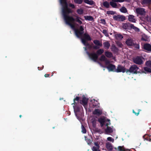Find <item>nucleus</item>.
<instances>
[{
    "mask_svg": "<svg viewBox=\"0 0 151 151\" xmlns=\"http://www.w3.org/2000/svg\"><path fill=\"white\" fill-rule=\"evenodd\" d=\"M130 27L132 29H134L135 31L139 32V29L136 27H135L133 24H131L130 25Z\"/></svg>",
    "mask_w": 151,
    "mask_h": 151,
    "instance_id": "nucleus-26",
    "label": "nucleus"
},
{
    "mask_svg": "<svg viewBox=\"0 0 151 151\" xmlns=\"http://www.w3.org/2000/svg\"><path fill=\"white\" fill-rule=\"evenodd\" d=\"M84 18L87 20L93 21V18L91 16H85Z\"/></svg>",
    "mask_w": 151,
    "mask_h": 151,
    "instance_id": "nucleus-21",
    "label": "nucleus"
},
{
    "mask_svg": "<svg viewBox=\"0 0 151 151\" xmlns=\"http://www.w3.org/2000/svg\"><path fill=\"white\" fill-rule=\"evenodd\" d=\"M94 145L96 146H94L93 147V151H100L99 149V146L98 144L97 143L95 142L94 143Z\"/></svg>",
    "mask_w": 151,
    "mask_h": 151,
    "instance_id": "nucleus-16",
    "label": "nucleus"
},
{
    "mask_svg": "<svg viewBox=\"0 0 151 151\" xmlns=\"http://www.w3.org/2000/svg\"><path fill=\"white\" fill-rule=\"evenodd\" d=\"M75 3L78 4H81L83 0H74Z\"/></svg>",
    "mask_w": 151,
    "mask_h": 151,
    "instance_id": "nucleus-36",
    "label": "nucleus"
},
{
    "mask_svg": "<svg viewBox=\"0 0 151 151\" xmlns=\"http://www.w3.org/2000/svg\"><path fill=\"white\" fill-rule=\"evenodd\" d=\"M102 109H95L93 111V114L97 116H99L102 114Z\"/></svg>",
    "mask_w": 151,
    "mask_h": 151,
    "instance_id": "nucleus-10",
    "label": "nucleus"
},
{
    "mask_svg": "<svg viewBox=\"0 0 151 151\" xmlns=\"http://www.w3.org/2000/svg\"><path fill=\"white\" fill-rule=\"evenodd\" d=\"M91 122L93 124V126L95 127L96 125V121L95 119H92L91 120Z\"/></svg>",
    "mask_w": 151,
    "mask_h": 151,
    "instance_id": "nucleus-37",
    "label": "nucleus"
},
{
    "mask_svg": "<svg viewBox=\"0 0 151 151\" xmlns=\"http://www.w3.org/2000/svg\"><path fill=\"white\" fill-rule=\"evenodd\" d=\"M60 3L62 6V14L66 24L70 26L74 31L76 36L79 38L81 37L83 33V29L82 26H81L79 29H76V25L75 22L76 21L79 24H82L81 18L76 17L75 19L73 17L69 16L70 13L72 12L71 9L68 7L66 0H60Z\"/></svg>",
    "mask_w": 151,
    "mask_h": 151,
    "instance_id": "nucleus-1",
    "label": "nucleus"
},
{
    "mask_svg": "<svg viewBox=\"0 0 151 151\" xmlns=\"http://www.w3.org/2000/svg\"><path fill=\"white\" fill-rule=\"evenodd\" d=\"M134 62L138 64H141L143 63L142 58L140 57H137L134 60Z\"/></svg>",
    "mask_w": 151,
    "mask_h": 151,
    "instance_id": "nucleus-8",
    "label": "nucleus"
},
{
    "mask_svg": "<svg viewBox=\"0 0 151 151\" xmlns=\"http://www.w3.org/2000/svg\"><path fill=\"white\" fill-rule=\"evenodd\" d=\"M145 70L147 72H151V69L149 68L148 67H145L144 68Z\"/></svg>",
    "mask_w": 151,
    "mask_h": 151,
    "instance_id": "nucleus-35",
    "label": "nucleus"
},
{
    "mask_svg": "<svg viewBox=\"0 0 151 151\" xmlns=\"http://www.w3.org/2000/svg\"><path fill=\"white\" fill-rule=\"evenodd\" d=\"M111 49L112 50H113L116 49V47L114 45H113L111 46Z\"/></svg>",
    "mask_w": 151,
    "mask_h": 151,
    "instance_id": "nucleus-45",
    "label": "nucleus"
},
{
    "mask_svg": "<svg viewBox=\"0 0 151 151\" xmlns=\"http://www.w3.org/2000/svg\"><path fill=\"white\" fill-rule=\"evenodd\" d=\"M126 43L129 46H132L134 44L133 40L131 38H129L127 39Z\"/></svg>",
    "mask_w": 151,
    "mask_h": 151,
    "instance_id": "nucleus-11",
    "label": "nucleus"
},
{
    "mask_svg": "<svg viewBox=\"0 0 151 151\" xmlns=\"http://www.w3.org/2000/svg\"><path fill=\"white\" fill-rule=\"evenodd\" d=\"M120 11L123 13H126L127 12V9L124 7H123L120 9Z\"/></svg>",
    "mask_w": 151,
    "mask_h": 151,
    "instance_id": "nucleus-32",
    "label": "nucleus"
},
{
    "mask_svg": "<svg viewBox=\"0 0 151 151\" xmlns=\"http://www.w3.org/2000/svg\"><path fill=\"white\" fill-rule=\"evenodd\" d=\"M101 61H104L105 62L106 65L109 63V61L106 58L104 55H102L99 59Z\"/></svg>",
    "mask_w": 151,
    "mask_h": 151,
    "instance_id": "nucleus-13",
    "label": "nucleus"
},
{
    "mask_svg": "<svg viewBox=\"0 0 151 151\" xmlns=\"http://www.w3.org/2000/svg\"><path fill=\"white\" fill-rule=\"evenodd\" d=\"M75 114H76V113H75Z\"/></svg>",
    "mask_w": 151,
    "mask_h": 151,
    "instance_id": "nucleus-57",
    "label": "nucleus"
},
{
    "mask_svg": "<svg viewBox=\"0 0 151 151\" xmlns=\"http://www.w3.org/2000/svg\"><path fill=\"white\" fill-rule=\"evenodd\" d=\"M85 139L88 144L89 145L91 143V141L90 139H87L86 137H85Z\"/></svg>",
    "mask_w": 151,
    "mask_h": 151,
    "instance_id": "nucleus-40",
    "label": "nucleus"
},
{
    "mask_svg": "<svg viewBox=\"0 0 151 151\" xmlns=\"http://www.w3.org/2000/svg\"><path fill=\"white\" fill-rule=\"evenodd\" d=\"M103 6L106 8H108L110 7L109 3L107 1H104L103 3Z\"/></svg>",
    "mask_w": 151,
    "mask_h": 151,
    "instance_id": "nucleus-29",
    "label": "nucleus"
},
{
    "mask_svg": "<svg viewBox=\"0 0 151 151\" xmlns=\"http://www.w3.org/2000/svg\"><path fill=\"white\" fill-rule=\"evenodd\" d=\"M103 32L105 35L106 36H108V33L106 30H103Z\"/></svg>",
    "mask_w": 151,
    "mask_h": 151,
    "instance_id": "nucleus-41",
    "label": "nucleus"
},
{
    "mask_svg": "<svg viewBox=\"0 0 151 151\" xmlns=\"http://www.w3.org/2000/svg\"><path fill=\"white\" fill-rule=\"evenodd\" d=\"M117 44L120 47H122L123 45L120 42H117Z\"/></svg>",
    "mask_w": 151,
    "mask_h": 151,
    "instance_id": "nucleus-43",
    "label": "nucleus"
},
{
    "mask_svg": "<svg viewBox=\"0 0 151 151\" xmlns=\"http://www.w3.org/2000/svg\"><path fill=\"white\" fill-rule=\"evenodd\" d=\"M106 148L109 150H111L112 149V147L111 145L109 143H107L106 145Z\"/></svg>",
    "mask_w": 151,
    "mask_h": 151,
    "instance_id": "nucleus-30",
    "label": "nucleus"
},
{
    "mask_svg": "<svg viewBox=\"0 0 151 151\" xmlns=\"http://www.w3.org/2000/svg\"><path fill=\"white\" fill-rule=\"evenodd\" d=\"M129 20L132 22H135L136 19L134 18V17L132 15H129L128 16Z\"/></svg>",
    "mask_w": 151,
    "mask_h": 151,
    "instance_id": "nucleus-15",
    "label": "nucleus"
},
{
    "mask_svg": "<svg viewBox=\"0 0 151 151\" xmlns=\"http://www.w3.org/2000/svg\"><path fill=\"white\" fill-rule=\"evenodd\" d=\"M84 48L85 49V50H86V47H84Z\"/></svg>",
    "mask_w": 151,
    "mask_h": 151,
    "instance_id": "nucleus-53",
    "label": "nucleus"
},
{
    "mask_svg": "<svg viewBox=\"0 0 151 151\" xmlns=\"http://www.w3.org/2000/svg\"><path fill=\"white\" fill-rule=\"evenodd\" d=\"M101 23L103 24H105V21L104 19H101Z\"/></svg>",
    "mask_w": 151,
    "mask_h": 151,
    "instance_id": "nucleus-46",
    "label": "nucleus"
},
{
    "mask_svg": "<svg viewBox=\"0 0 151 151\" xmlns=\"http://www.w3.org/2000/svg\"><path fill=\"white\" fill-rule=\"evenodd\" d=\"M126 71L125 68L121 65H119L116 69L115 72L119 73L122 72L124 73Z\"/></svg>",
    "mask_w": 151,
    "mask_h": 151,
    "instance_id": "nucleus-6",
    "label": "nucleus"
},
{
    "mask_svg": "<svg viewBox=\"0 0 151 151\" xmlns=\"http://www.w3.org/2000/svg\"><path fill=\"white\" fill-rule=\"evenodd\" d=\"M151 1V0H144L143 3H148Z\"/></svg>",
    "mask_w": 151,
    "mask_h": 151,
    "instance_id": "nucleus-44",
    "label": "nucleus"
},
{
    "mask_svg": "<svg viewBox=\"0 0 151 151\" xmlns=\"http://www.w3.org/2000/svg\"><path fill=\"white\" fill-rule=\"evenodd\" d=\"M103 45L104 47L107 49H108L110 46V44L107 42H106L104 43H103Z\"/></svg>",
    "mask_w": 151,
    "mask_h": 151,
    "instance_id": "nucleus-28",
    "label": "nucleus"
},
{
    "mask_svg": "<svg viewBox=\"0 0 151 151\" xmlns=\"http://www.w3.org/2000/svg\"><path fill=\"white\" fill-rule=\"evenodd\" d=\"M133 112L136 115H138L139 114V112H138V113H135L134 111V110H133Z\"/></svg>",
    "mask_w": 151,
    "mask_h": 151,
    "instance_id": "nucleus-49",
    "label": "nucleus"
},
{
    "mask_svg": "<svg viewBox=\"0 0 151 151\" xmlns=\"http://www.w3.org/2000/svg\"><path fill=\"white\" fill-rule=\"evenodd\" d=\"M136 13L139 14L143 15L145 14V12L144 9L141 8H137L136 9Z\"/></svg>",
    "mask_w": 151,
    "mask_h": 151,
    "instance_id": "nucleus-7",
    "label": "nucleus"
},
{
    "mask_svg": "<svg viewBox=\"0 0 151 151\" xmlns=\"http://www.w3.org/2000/svg\"><path fill=\"white\" fill-rule=\"evenodd\" d=\"M143 48L148 51H151V45L149 44H145L143 47Z\"/></svg>",
    "mask_w": 151,
    "mask_h": 151,
    "instance_id": "nucleus-14",
    "label": "nucleus"
},
{
    "mask_svg": "<svg viewBox=\"0 0 151 151\" xmlns=\"http://www.w3.org/2000/svg\"><path fill=\"white\" fill-rule=\"evenodd\" d=\"M88 99L85 97L84 96H83L82 100L81 103L84 106H85L87 103Z\"/></svg>",
    "mask_w": 151,
    "mask_h": 151,
    "instance_id": "nucleus-17",
    "label": "nucleus"
},
{
    "mask_svg": "<svg viewBox=\"0 0 151 151\" xmlns=\"http://www.w3.org/2000/svg\"><path fill=\"white\" fill-rule=\"evenodd\" d=\"M113 18L115 20L121 21H123L125 19V18L124 16L119 15L114 16Z\"/></svg>",
    "mask_w": 151,
    "mask_h": 151,
    "instance_id": "nucleus-4",
    "label": "nucleus"
},
{
    "mask_svg": "<svg viewBox=\"0 0 151 151\" xmlns=\"http://www.w3.org/2000/svg\"><path fill=\"white\" fill-rule=\"evenodd\" d=\"M106 125L107 126L108 125V124H106Z\"/></svg>",
    "mask_w": 151,
    "mask_h": 151,
    "instance_id": "nucleus-56",
    "label": "nucleus"
},
{
    "mask_svg": "<svg viewBox=\"0 0 151 151\" xmlns=\"http://www.w3.org/2000/svg\"><path fill=\"white\" fill-rule=\"evenodd\" d=\"M141 39L142 40H144V41H146V39L144 38L143 37H142V38H141Z\"/></svg>",
    "mask_w": 151,
    "mask_h": 151,
    "instance_id": "nucleus-50",
    "label": "nucleus"
},
{
    "mask_svg": "<svg viewBox=\"0 0 151 151\" xmlns=\"http://www.w3.org/2000/svg\"><path fill=\"white\" fill-rule=\"evenodd\" d=\"M108 141L111 142H114V139L111 137H108L107 138Z\"/></svg>",
    "mask_w": 151,
    "mask_h": 151,
    "instance_id": "nucleus-39",
    "label": "nucleus"
},
{
    "mask_svg": "<svg viewBox=\"0 0 151 151\" xmlns=\"http://www.w3.org/2000/svg\"><path fill=\"white\" fill-rule=\"evenodd\" d=\"M83 1L85 3L90 5H93L95 4L94 2L92 0H84Z\"/></svg>",
    "mask_w": 151,
    "mask_h": 151,
    "instance_id": "nucleus-19",
    "label": "nucleus"
},
{
    "mask_svg": "<svg viewBox=\"0 0 151 151\" xmlns=\"http://www.w3.org/2000/svg\"><path fill=\"white\" fill-rule=\"evenodd\" d=\"M49 76V74H45V77H48Z\"/></svg>",
    "mask_w": 151,
    "mask_h": 151,
    "instance_id": "nucleus-51",
    "label": "nucleus"
},
{
    "mask_svg": "<svg viewBox=\"0 0 151 151\" xmlns=\"http://www.w3.org/2000/svg\"><path fill=\"white\" fill-rule=\"evenodd\" d=\"M68 6L69 7L72 8L73 9L74 8H75V5L72 4H68Z\"/></svg>",
    "mask_w": 151,
    "mask_h": 151,
    "instance_id": "nucleus-42",
    "label": "nucleus"
},
{
    "mask_svg": "<svg viewBox=\"0 0 151 151\" xmlns=\"http://www.w3.org/2000/svg\"><path fill=\"white\" fill-rule=\"evenodd\" d=\"M93 43L96 45V46L93 47V48L94 49H98L100 47L102 46V43L98 40H94Z\"/></svg>",
    "mask_w": 151,
    "mask_h": 151,
    "instance_id": "nucleus-5",
    "label": "nucleus"
},
{
    "mask_svg": "<svg viewBox=\"0 0 151 151\" xmlns=\"http://www.w3.org/2000/svg\"><path fill=\"white\" fill-rule=\"evenodd\" d=\"M131 24L129 23H124L122 24V27L125 29H128Z\"/></svg>",
    "mask_w": 151,
    "mask_h": 151,
    "instance_id": "nucleus-24",
    "label": "nucleus"
},
{
    "mask_svg": "<svg viewBox=\"0 0 151 151\" xmlns=\"http://www.w3.org/2000/svg\"><path fill=\"white\" fill-rule=\"evenodd\" d=\"M102 67H104L101 65V64L100 63H98Z\"/></svg>",
    "mask_w": 151,
    "mask_h": 151,
    "instance_id": "nucleus-52",
    "label": "nucleus"
},
{
    "mask_svg": "<svg viewBox=\"0 0 151 151\" xmlns=\"http://www.w3.org/2000/svg\"><path fill=\"white\" fill-rule=\"evenodd\" d=\"M79 98L78 97H77L76 98L74 99V103H75V101H78L79 100Z\"/></svg>",
    "mask_w": 151,
    "mask_h": 151,
    "instance_id": "nucleus-47",
    "label": "nucleus"
},
{
    "mask_svg": "<svg viewBox=\"0 0 151 151\" xmlns=\"http://www.w3.org/2000/svg\"><path fill=\"white\" fill-rule=\"evenodd\" d=\"M98 121L99 122L101 123V126L102 127L104 123L105 120L104 118H101L99 119Z\"/></svg>",
    "mask_w": 151,
    "mask_h": 151,
    "instance_id": "nucleus-25",
    "label": "nucleus"
},
{
    "mask_svg": "<svg viewBox=\"0 0 151 151\" xmlns=\"http://www.w3.org/2000/svg\"><path fill=\"white\" fill-rule=\"evenodd\" d=\"M82 43L87 47L89 46L88 44L86 42V40H90L91 38L89 35L87 34H85L84 35L83 38L81 39Z\"/></svg>",
    "mask_w": 151,
    "mask_h": 151,
    "instance_id": "nucleus-3",
    "label": "nucleus"
},
{
    "mask_svg": "<svg viewBox=\"0 0 151 151\" xmlns=\"http://www.w3.org/2000/svg\"><path fill=\"white\" fill-rule=\"evenodd\" d=\"M115 36L117 39L119 40H121L123 38V36L119 34H115Z\"/></svg>",
    "mask_w": 151,
    "mask_h": 151,
    "instance_id": "nucleus-20",
    "label": "nucleus"
},
{
    "mask_svg": "<svg viewBox=\"0 0 151 151\" xmlns=\"http://www.w3.org/2000/svg\"><path fill=\"white\" fill-rule=\"evenodd\" d=\"M21 116H22L21 115H20L19 116V117H20V118H21Z\"/></svg>",
    "mask_w": 151,
    "mask_h": 151,
    "instance_id": "nucleus-54",
    "label": "nucleus"
},
{
    "mask_svg": "<svg viewBox=\"0 0 151 151\" xmlns=\"http://www.w3.org/2000/svg\"><path fill=\"white\" fill-rule=\"evenodd\" d=\"M105 54L106 56L108 58H111L112 56V54L110 52H105Z\"/></svg>",
    "mask_w": 151,
    "mask_h": 151,
    "instance_id": "nucleus-27",
    "label": "nucleus"
},
{
    "mask_svg": "<svg viewBox=\"0 0 151 151\" xmlns=\"http://www.w3.org/2000/svg\"><path fill=\"white\" fill-rule=\"evenodd\" d=\"M118 149L119 151H126L127 149L124 148L123 146H119Z\"/></svg>",
    "mask_w": 151,
    "mask_h": 151,
    "instance_id": "nucleus-31",
    "label": "nucleus"
},
{
    "mask_svg": "<svg viewBox=\"0 0 151 151\" xmlns=\"http://www.w3.org/2000/svg\"><path fill=\"white\" fill-rule=\"evenodd\" d=\"M135 47L137 49H139V44H137L135 45Z\"/></svg>",
    "mask_w": 151,
    "mask_h": 151,
    "instance_id": "nucleus-48",
    "label": "nucleus"
},
{
    "mask_svg": "<svg viewBox=\"0 0 151 151\" xmlns=\"http://www.w3.org/2000/svg\"><path fill=\"white\" fill-rule=\"evenodd\" d=\"M145 64L147 67L151 68V61H147Z\"/></svg>",
    "mask_w": 151,
    "mask_h": 151,
    "instance_id": "nucleus-33",
    "label": "nucleus"
},
{
    "mask_svg": "<svg viewBox=\"0 0 151 151\" xmlns=\"http://www.w3.org/2000/svg\"><path fill=\"white\" fill-rule=\"evenodd\" d=\"M115 13V12L112 11H109L106 12V14H108L114 15Z\"/></svg>",
    "mask_w": 151,
    "mask_h": 151,
    "instance_id": "nucleus-34",
    "label": "nucleus"
},
{
    "mask_svg": "<svg viewBox=\"0 0 151 151\" xmlns=\"http://www.w3.org/2000/svg\"><path fill=\"white\" fill-rule=\"evenodd\" d=\"M81 129L82 132H83V133H86V130L84 127L82 125L81 126Z\"/></svg>",
    "mask_w": 151,
    "mask_h": 151,
    "instance_id": "nucleus-38",
    "label": "nucleus"
},
{
    "mask_svg": "<svg viewBox=\"0 0 151 151\" xmlns=\"http://www.w3.org/2000/svg\"><path fill=\"white\" fill-rule=\"evenodd\" d=\"M113 132V129L110 127H107V128L105 130V132L106 134L111 133Z\"/></svg>",
    "mask_w": 151,
    "mask_h": 151,
    "instance_id": "nucleus-22",
    "label": "nucleus"
},
{
    "mask_svg": "<svg viewBox=\"0 0 151 151\" xmlns=\"http://www.w3.org/2000/svg\"><path fill=\"white\" fill-rule=\"evenodd\" d=\"M107 68L109 71H112L115 72L116 67L115 65L112 64H109L107 67Z\"/></svg>",
    "mask_w": 151,
    "mask_h": 151,
    "instance_id": "nucleus-12",
    "label": "nucleus"
},
{
    "mask_svg": "<svg viewBox=\"0 0 151 151\" xmlns=\"http://www.w3.org/2000/svg\"><path fill=\"white\" fill-rule=\"evenodd\" d=\"M109 123H110V120H109Z\"/></svg>",
    "mask_w": 151,
    "mask_h": 151,
    "instance_id": "nucleus-55",
    "label": "nucleus"
},
{
    "mask_svg": "<svg viewBox=\"0 0 151 151\" xmlns=\"http://www.w3.org/2000/svg\"><path fill=\"white\" fill-rule=\"evenodd\" d=\"M138 68L136 65L132 66L129 69V71L132 73H135L138 69Z\"/></svg>",
    "mask_w": 151,
    "mask_h": 151,
    "instance_id": "nucleus-9",
    "label": "nucleus"
},
{
    "mask_svg": "<svg viewBox=\"0 0 151 151\" xmlns=\"http://www.w3.org/2000/svg\"><path fill=\"white\" fill-rule=\"evenodd\" d=\"M77 12L79 15H81L83 13V9L82 8L78 9L77 10Z\"/></svg>",
    "mask_w": 151,
    "mask_h": 151,
    "instance_id": "nucleus-23",
    "label": "nucleus"
},
{
    "mask_svg": "<svg viewBox=\"0 0 151 151\" xmlns=\"http://www.w3.org/2000/svg\"><path fill=\"white\" fill-rule=\"evenodd\" d=\"M104 52V50L103 49H100L98 50L96 54L95 53H92L91 54H89L88 53V54L89 55L90 58L92 60L96 61L97 59L98 56V55H100L102 54Z\"/></svg>",
    "mask_w": 151,
    "mask_h": 151,
    "instance_id": "nucleus-2",
    "label": "nucleus"
},
{
    "mask_svg": "<svg viewBox=\"0 0 151 151\" xmlns=\"http://www.w3.org/2000/svg\"><path fill=\"white\" fill-rule=\"evenodd\" d=\"M116 2H117L116 1L114 0H112V1L110 2V4L111 6L113 8H116L117 6L116 4Z\"/></svg>",
    "mask_w": 151,
    "mask_h": 151,
    "instance_id": "nucleus-18",
    "label": "nucleus"
}]
</instances>
